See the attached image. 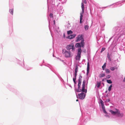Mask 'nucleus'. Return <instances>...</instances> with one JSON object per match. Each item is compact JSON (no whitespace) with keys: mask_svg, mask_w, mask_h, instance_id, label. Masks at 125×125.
<instances>
[{"mask_svg":"<svg viewBox=\"0 0 125 125\" xmlns=\"http://www.w3.org/2000/svg\"><path fill=\"white\" fill-rule=\"evenodd\" d=\"M113 33H115V34L109 39L108 42L110 41L114 37V40L117 41L119 40L123 42L125 37V28H123L118 27H114L112 30Z\"/></svg>","mask_w":125,"mask_h":125,"instance_id":"obj_1","label":"nucleus"},{"mask_svg":"<svg viewBox=\"0 0 125 125\" xmlns=\"http://www.w3.org/2000/svg\"><path fill=\"white\" fill-rule=\"evenodd\" d=\"M47 2L48 3L49 2L52 7L56 8L58 11H60V10H62V7L61 6H60L59 10L58 7L60 3L59 0H47Z\"/></svg>","mask_w":125,"mask_h":125,"instance_id":"obj_2","label":"nucleus"},{"mask_svg":"<svg viewBox=\"0 0 125 125\" xmlns=\"http://www.w3.org/2000/svg\"><path fill=\"white\" fill-rule=\"evenodd\" d=\"M86 83L85 80H84L83 82L82 89L80 88H75V91L78 92H82L86 93L87 92V89H85V84Z\"/></svg>","mask_w":125,"mask_h":125,"instance_id":"obj_3","label":"nucleus"},{"mask_svg":"<svg viewBox=\"0 0 125 125\" xmlns=\"http://www.w3.org/2000/svg\"><path fill=\"white\" fill-rule=\"evenodd\" d=\"M115 110L116 111H115L110 110H109V112L113 115H116L117 117H122L123 116V113H120V111L118 109L116 108Z\"/></svg>","mask_w":125,"mask_h":125,"instance_id":"obj_4","label":"nucleus"},{"mask_svg":"<svg viewBox=\"0 0 125 125\" xmlns=\"http://www.w3.org/2000/svg\"><path fill=\"white\" fill-rule=\"evenodd\" d=\"M62 52L66 58L71 57L73 55V52L70 51H67L65 49H63Z\"/></svg>","mask_w":125,"mask_h":125,"instance_id":"obj_5","label":"nucleus"},{"mask_svg":"<svg viewBox=\"0 0 125 125\" xmlns=\"http://www.w3.org/2000/svg\"><path fill=\"white\" fill-rule=\"evenodd\" d=\"M66 48L67 50L70 51L73 53H74L75 51V48L73 43H71L67 45L66 46Z\"/></svg>","mask_w":125,"mask_h":125,"instance_id":"obj_6","label":"nucleus"},{"mask_svg":"<svg viewBox=\"0 0 125 125\" xmlns=\"http://www.w3.org/2000/svg\"><path fill=\"white\" fill-rule=\"evenodd\" d=\"M84 39H83L81 41L80 43H76L75 45V47L76 48H81V47L83 48L84 46Z\"/></svg>","mask_w":125,"mask_h":125,"instance_id":"obj_7","label":"nucleus"},{"mask_svg":"<svg viewBox=\"0 0 125 125\" xmlns=\"http://www.w3.org/2000/svg\"><path fill=\"white\" fill-rule=\"evenodd\" d=\"M81 7L82 9V12L80 13V23H82V20L83 16V14L84 12V4L83 2L81 3Z\"/></svg>","mask_w":125,"mask_h":125,"instance_id":"obj_8","label":"nucleus"},{"mask_svg":"<svg viewBox=\"0 0 125 125\" xmlns=\"http://www.w3.org/2000/svg\"><path fill=\"white\" fill-rule=\"evenodd\" d=\"M84 92H82L80 94H78L77 96V97L80 99H84L86 95V94L84 93Z\"/></svg>","mask_w":125,"mask_h":125,"instance_id":"obj_9","label":"nucleus"},{"mask_svg":"<svg viewBox=\"0 0 125 125\" xmlns=\"http://www.w3.org/2000/svg\"><path fill=\"white\" fill-rule=\"evenodd\" d=\"M99 104H101L102 108L103 111V112L105 114H107V113L105 110V107L104 104V102L101 99L100 100V103Z\"/></svg>","mask_w":125,"mask_h":125,"instance_id":"obj_10","label":"nucleus"},{"mask_svg":"<svg viewBox=\"0 0 125 125\" xmlns=\"http://www.w3.org/2000/svg\"><path fill=\"white\" fill-rule=\"evenodd\" d=\"M82 77L81 74H80L78 79V88H80L81 87V85L82 83Z\"/></svg>","mask_w":125,"mask_h":125,"instance_id":"obj_11","label":"nucleus"},{"mask_svg":"<svg viewBox=\"0 0 125 125\" xmlns=\"http://www.w3.org/2000/svg\"><path fill=\"white\" fill-rule=\"evenodd\" d=\"M76 38L77 39L76 40V42H78L80 40H82L83 39V35H79L78 37H76Z\"/></svg>","mask_w":125,"mask_h":125,"instance_id":"obj_12","label":"nucleus"},{"mask_svg":"<svg viewBox=\"0 0 125 125\" xmlns=\"http://www.w3.org/2000/svg\"><path fill=\"white\" fill-rule=\"evenodd\" d=\"M117 3H114L113 4H112V5H110L109 6H111L112 5H114L113 8L117 7V6L116 5H118L119 6H120L122 5V3H123L122 2V1H120V3H119L118 4H116Z\"/></svg>","mask_w":125,"mask_h":125,"instance_id":"obj_13","label":"nucleus"},{"mask_svg":"<svg viewBox=\"0 0 125 125\" xmlns=\"http://www.w3.org/2000/svg\"><path fill=\"white\" fill-rule=\"evenodd\" d=\"M44 65L48 67L50 69L51 71L54 73V72L53 71L52 67L51 65L48 64H46Z\"/></svg>","mask_w":125,"mask_h":125,"instance_id":"obj_14","label":"nucleus"},{"mask_svg":"<svg viewBox=\"0 0 125 125\" xmlns=\"http://www.w3.org/2000/svg\"><path fill=\"white\" fill-rule=\"evenodd\" d=\"M90 70V65L89 62L87 63V68L86 75H87L89 73Z\"/></svg>","mask_w":125,"mask_h":125,"instance_id":"obj_15","label":"nucleus"},{"mask_svg":"<svg viewBox=\"0 0 125 125\" xmlns=\"http://www.w3.org/2000/svg\"><path fill=\"white\" fill-rule=\"evenodd\" d=\"M78 70V67L77 66H76L75 67V71L74 73V77H76L77 75V73Z\"/></svg>","mask_w":125,"mask_h":125,"instance_id":"obj_16","label":"nucleus"},{"mask_svg":"<svg viewBox=\"0 0 125 125\" xmlns=\"http://www.w3.org/2000/svg\"><path fill=\"white\" fill-rule=\"evenodd\" d=\"M82 50L81 48H79L77 50V55H81Z\"/></svg>","mask_w":125,"mask_h":125,"instance_id":"obj_17","label":"nucleus"},{"mask_svg":"<svg viewBox=\"0 0 125 125\" xmlns=\"http://www.w3.org/2000/svg\"><path fill=\"white\" fill-rule=\"evenodd\" d=\"M80 120H81V124H84L85 123H86L87 121L86 120V119H85V120L84 119L83 120L82 119V118H80Z\"/></svg>","mask_w":125,"mask_h":125,"instance_id":"obj_18","label":"nucleus"},{"mask_svg":"<svg viewBox=\"0 0 125 125\" xmlns=\"http://www.w3.org/2000/svg\"><path fill=\"white\" fill-rule=\"evenodd\" d=\"M75 36V34H73L71 35L70 36H68V38L69 39H72L74 38Z\"/></svg>","mask_w":125,"mask_h":125,"instance_id":"obj_19","label":"nucleus"},{"mask_svg":"<svg viewBox=\"0 0 125 125\" xmlns=\"http://www.w3.org/2000/svg\"><path fill=\"white\" fill-rule=\"evenodd\" d=\"M9 12L12 15H13V7L11 9H9Z\"/></svg>","mask_w":125,"mask_h":125,"instance_id":"obj_20","label":"nucleus"},{"mask_svg":"<svg viewBox=\"0 0 125 125\" xmlns=\"http://www.w3.org/2000/svg\"><path fill=\"white\" fill-rule=\"evenodd\" d=\"M53 27L54 29V30L55 31H57V29H59V28L58 27L57 28H55L54 27L55 26V20H53Z\"/></svg>","mask_w":125,"mask_h":125,"instance_id":"obj_21","label":"nucleus"},{"mask_svg":"<svg viewBox=\"0 0 125 125\" xmlns=\"http://www.w3.org/2000/svg\"><path fill=\"white\" fill-rule=\"evenodd\" d=\"M25 69L27 70H29L31 69L32 68V67H29L28 66H26L25 67Z\"/></svg>","mask_w":125,"mask_h":125,"instance_id":"obj_22","label":"nucleus"},{"mask_svg":"<svg viewBox=\"0 0 125 125\" xmlns=\"http://www.w3.org/2000/svg\"><path fill=\"white\" fill-rule=\"evenodd\" d=\"M81 57V55H77L76 56L75 59L76 60L79 61L80 60V58Z\"/></svg>","mask_w":125,"mask_h":125,"instance_id":"obj_23","label":"nucleus"},{"mask_svg":"<svg viewBox=\"0 0 125 125\" xmlns=\"http://www.w3.org/2000/svg\"><path fill=\"white\" fill-rule=\"evenodd\" d=\"M76 77H74L73 78V82L74 83V87H75V84H76Z\"/></svg>","mask_w":125,"mask_h":125,"instance_id":"obj_24","label":"nucleus"},{"mask_svg":"<svg viewBox=\"0 0 125 125\" xmlns=\"http://www.w3.org/2000/svg\"><path fill=\"white\" fill-rule=\"evenodd\" d=\"M105 76V75L104 73H101L99 75V77L100 78H102L104 77Z\"/></svg>","mask_w":125,"mask_h":125,"instance_id":"obj_25","label":"nucleus"},{"mask_svg":"<svg viewBox=\"0 0 125 125\" xmlns=\"http://www.w3.org/2000/svg\"><path fill=\"white\" fill-rule=\"evenodd\" d=\"M119 49L121 51H122V50H125V47H123L122 46H120Z\"/></svg>","mask_w":125,"mask_h":125,"instance_id":"obj_26","label":"nucleus"},{"mask_svg":"<svg viewBox=\"0 0 125 125\" xmlns=\"http://www.w3.org/2000/svg\"><path fill=\"white\" fill-rule=\"evenodd\" d=\"M107 57L110 61H111V59L110 57L109 54V53H108L107 54Z\"/></svg>","mask_w":125,"mask_h":125,"instance_id":"obj_27","label":"nucleus"},{"mask_svg":"<svg viewBox=\"0 0 125 125\" xmlns=\"http://www.w3.org/2000/svg\"><path fill=\"white\" fill-rule=\"evenodd\" d=\"M60 2L61 1V3L62 4H63L65 3L66 1V0H59Z\"/></svg>","mask_w":125,"mask_h":125,"instance_id":"obj_28","label":"nucleus"},{"mask_svg":"<svg viewBox=\"0 0 125 125\" xmlns=\"http://www.w3.org/2000/svg\"><path fill=\"white\" fill-rule=\"evenodd\" d=\"M106 66V63H105L104 65L102 66V68L103 70H104Z\"/></svg>","mask_w":125,"mask_h":125,"instance_id":"obj_29","label":"nucleus"},{"mask_svg":"<svg viewBox=\"0 0 125 125\" xmlns=\"http://www.w3.org/2000/svg\"><path fill=\"white\" fill-rule=\"evenodd\" d=\"M72 33L73 32L71 30L68 31H67V33L68 35L72 34Z\"/></svg>","mask_w":125,"mask_h":125,"instance_id":"obj_30","label":"nucleus"},{"mask_svg":"<svg viewBox=\"0 0 125 125\" xmlns=\"http://www.w3.org/2000/svg\"><path fill=\"white\" fill-rule=\"evenodd\" d=\"M112 87V84L110 85V86L109 87L108 89V90L109 91V92H110L111 91Z\"/></svg>","mask_w":125,"mask_h":125,"instance_id":"obj_31","label":"nucleus"},{"mask_svg":"<svg viewBox=\"0 0 125 125\" xmlns=\"http://www.w3.org/2000/svg\"><path fill=\"white\" fill-rule=\"evenodd\" d=\"M89 28V26L88 25H85L84 26V29L86 31L88 30Z\"/></svg>","mask_w":125,"mask_h":125,"instance_id":"obj_32","label":"nucleus"},{"mask_svg":"<svg viewBox=\"0 0 125 125\" xmlns=\"http://www.w3.org/2000/svg\"><path fill=\"white\" fill-rule=\"evenodd\" d=\"M101 83L100 82H98L97 83V88H99L101 85Z\"/></svg>","mask_w":125,"mask_h":125,"instance_id":"obj_33","label":"nucleus"},{"mask_svg":"<svg viewBox=\"0 0 125 125\" xmlns=\"http://www.w3.org/2000/svg\"><path fill=\"white\" fill-rule=\"evenodd\" d=\"M107 82L109 84H111L112 83V82L110 80H107Z\"/></svg>","mask_w":125,"mask_h":125,"instance_id":"obj_34","label":"nucleus"},{"mask_svg":"<svg viewBox=\"0 0 125 125\" xmlns=\"http://www.w3.org/2000/svg\"><path fill=\"white\" fill-rule=\"evenodd\" d=\"M105 71L106 73H110V71L109 69H105Z\"/></svg>","mask_w":125,"mask_h":125,"instance_id":"obj_35","label":"nucleus"},{"mask_svg":"<svg viewBox=\"0 0 125 125\" xmlns=\"http://www.w3.org/2000/svg\"><path fill=\"white\" fill-rule=\"evenodd\" d=\"M110 70L112 71H114L115 69V67H111L110 68Z\"/></svg>","mask_w":125,"mask_h":125,"instance_id":"obj_36","label":"nucleus"},{"mask_svg":"<svg viewBox=\"0 0 125 125\" xmlns=\"http://www.w3.org/2000/svg\"><path fill=\"white\" fill-rule=\"evenodd\" d=\"M105 48L103 47L102 48L101 51L100 52L101 53H102L103 51L105 50Z\"/></svg>","mask_w":125,"mask_h":125,"instance_id":"obj_37","label":"nucleus"},{"mask_svg":"<svg viewBox=\"0 0 125 125\" xmlns=\"http://www.w3.org/2000/svg\"><path fill=\"white\" fill-rule=\"evenodd\" d=\"M110 77L111 76L109 75H108L106 76V78L107 79H109L110 78Z\"/></svg>","mask_w":125,"mask_h":125,"instance_id":"obj_38","label":"nucleus"},{"mask_svg":"<svg viewBox=\"0 0 125 125\" xmlns=\"http://www.w3.org/2000/svg\"><path fill=\"white\" fill-rule=\"evenodd\" d=\"M49 16L50 17H53V15L52 13H51L50 14Z\"/></svg>","mask_w":125,"mask_h":125,"instance_id":"obj_39","label":"nucleus"},{"mask_svg":"<svg viewBox=\"0 0 125 125\" xmlns=\"http://www.w3.org/2000/svg\"><path fill=\"white\" fill-rule=\"evenodd\" d=\"M110 101V99H106V101L107 102H108Z\"/></svg>","mask_w":125,"mask_h":125,"instance_id":"obj_40","label":"nucleus"},{"mask_svg":"<svg viewBox=\"0 0 125 125\" xmlns=\"http://www.w3.org/2000/svg\"><path fill=\"white\" fill-rule=\"evenodd\" d=\"M50 21H49V30H50V31H51L50 30ZM50 32H51V31H50ZM51 35H52V33H51Z\"/></svg>","mask_w":125,"mask_h":125,"instance_id":"obj_41","label":"nucleus"},{"mask_svg":"<svg viewBox=\"0 0 125 125\" xmlns=\"http://www.w3.org/2000/svg\"><path fill=\"white\" fill-rule=\"evenodd\" d=\"M105 116L106 117H108L109 118L110 117L109 116V115H105Z\"/></svg>","mask_w":125,"mask_h":125,"instance_id":"obj_42","label":"nucleus"},{"mask_svg":"<svg viewBox=\"0 0 125 125\" xmlns=\"http://www.w3.org/2000/svg\"><path fill=\"white\" fill-rule=\"evenodd\" d=\"M83 3L85 4H86V0H83Z\"/></svg>","mask_w":125,"mask_h":125,"instance_id":"obj_43","label":"nucleus"},{"mask_svg":"<svg viewBox=\"0 0 125 125\" xmlns=\"http://www.w3.org/2000/svg\"><path fill=\"white\" fill-rule=\"evenodd\" d=\"M83 52H84L85 53L86 52V51L85 49H84L83 50Z\"/></svg>","mask_w":125,"mask_h":125,"instance_id":"obj_44","label":"nucleus"},{"mask_svg":"<svg viewBox=\"0 0 125 125\" xmlns=\"http://www.w3.org/2000/svg\"><path fill=\"white\" fill-rule=\"evenodd\" d=\"M122 2H123V3L125 2V0H122Z\"/></svg>","mask_w":125,"mask_h":125,"instance_id":"obj_45","label":"nucleus"},{"mask_svg":"<svg viewBox=\"0 0 125 125\" xmlns=\"http://www.w3.org/2000/svg\"><path fill=\"white\" fill-rule=\"evenodd\" d=\"M106 79V78H105L103 79L102 80V81H104V80H105Z\"/></svg>","mask_w":125,"mask_h":125,"instance_id":"obj_46","label":"nucleus"},{"mask_svg":"<svg viewBox=\"0 0 125 125\" xmlns=\"http://www.w3.org/2000/svg\"><path fill=\"white\" fill-rule=\"evenodd\" d=\"M123 81L124 82H125V77H124V78L123 80Z\"/></svg>","mask_w":125,"mask_h":125,"instance_id":"obj_47","label":"nucleus"},{"mask_svg":"<svg viewBox=\"0 0 125 125\" xmlns=\"http://www.w3.org/2000/svg\"><path fill=\"white\" fill-rule=\"evenodd\" d=\"M88 79H87V83H86L87 85V83H88Z\"/></svg>","mask_w":125,"mask_h":125,"instance_id":"obj_48","label":"nucleus"},{"mask_svg":"<svg viewBox=\"0 0 125 125\" xmlns=\"http://www.w3.org/2000/svg\"><path fill=\"white\" fill-rule=\"evenodd\" d=\"M23 65H21V66H22V67H24V63H23Z\"/></svg>","mask_w":125,"mask_h":125,"instance_id":"obj_49","label":"nucleus"},{"mask_svg":"<svg viewBox=\"0 0 125 125\" xmlns=\"http://www.w3.org/2000/svg\"><path fill=\"white\" fill-rule=\"evenodd\" d=\"M63 36H64V37H65V34L64 33V34H63Z\"/></svg>","mask_w":125,"mask_h":125,"instance_id":"obj_50","label":"nucleus"},{"mask_svg":"<svg viewBox=\"0 0 125 125\" xmlns=\"http://www.w3.org/2000/svg\"><path fill=\"white\" fill-rule=\"evenodd\" d=\"M21 62V61L19 60H18V62Z\"/></svg>","mask_w":125,"mask_h":125,"instance_id":"obj_51","label":"nucleus"},{"mask_svg":"<svg viewBox=\"0 0 125 125\" xmlns=\"http://www.w3.org/2000/svg\"><path fill=\"white\" fill-rule=\"evenodd\" d=\"M117 61V62H119V61H118V60L117 59V60H116V61Z\"/></svg>","mask_w":125,"mask_h":125,"instance_id":"obj_52","label":"nucleus"},{"mask_svg":"<svg viewBox=\"0 0 125 125\" xmlns=\"http://www.w3.org/2000/svg\"><path fill=\"white\" fill-rule=\"evenodd\" d=\"M107 91H106L105 92V93H107Z\"/></svg>","mask_w":125,"mask_h":125,"instance_id":"obj_53","label":"nucleus"},{"mask_svg":"<svg viewBox=\"0 0 125 125\" xmlns=\"http://www.w3.org/2000/svg\"><path fill=\"white\" fill-rule=\"evenodd\" d=\"M76 101H77H77H78V99H77V100H76Z\"/></svg>","mask_w":125,"mask_h":125,"instance_id":"obj_54","label":"nucleus"},{"mask_svg":"<svg viewBox=\"0 0 125 125\" xmlns=\"http://www.w3.org/2000/svg\"><path fill=\"white\" fill-rule=\"evenodd\" d=\"M113 42H112V44H111V46H112V45H113Z\"/></svg>","mask_w":125,"mask_h":125,"instance_id":"obj_55","label":"nucleus"},{"mask_svg":"<svg viewBox=\"0 0 125 125\" xmlns=\"http://www.w3.org/2000/svg\"><path fill=\"white\" fill-rule=\"evenodd\" d=\"M69 86H70V87H71V88H72V86H71V85H69Z\"/></svg>","mask_w":125,"mask_h":125,"instance_id":"obj_56","label":"nucleus"},{"mask_svg":"<svg viewBox=\"0 0 125 125\" xmlns=\"http://www.w3.org/2000/svg\"><path fill=\"white\" fill-rule=\"evenodd\" d=\"M53 57H55V56H54V54H53Z\"/></svg>","mask_w":125,"mask_h":125,"instance_id":"obj_57","label":"nucleus"},{"mask_svg":"<svg viewBox=\"0 0 125 125\" xmlns=\"http://www.w3.org/2000/svg\"><path fill=\"white\" fill-rule=\"evenodd\" d=\"M106 7H104V8H106Z\"/></svg>","mask_w":125,"mask_h":125,"instance_id":"obj_58","label":"nucleus"},{"mask_svg":"<svg viewBox=\"0 0 125 125\" xmlns=\"http://www.w3.org/2000/svg\"><path fill=\"white\" fill-rule=\"evenodd\" d=\"M124 45H125V43H124Z\"/></svg>","mask_w":125,"mask_h":125,"instance_id":"obj_59","label":"nucleus"},{"mask_svg":"<svg viewBox=\"0 0 125 125\" xmlns=\"http://www.w3.org/2000/svg\"><path fill=\"white\" fill-rule=\"evenodd\" d=\"M48 9H49V7H48Z\"/></svg>","mask_w":125,"mask_h":125,"instance_id":"obj_60","label":"nucleus"},{"mask_svg":"<svg viewBox=\"0 0 125 125\" xmlns=\"http://www.w3.org/2000/svg\"><path fill=\"white\" fill-rule=\"evenodd\" d=\"M124 50L125 51H124V52H125V50Z\"/></svg>","mask_w":125,"mask_h":125,"instance_id":"obj_61","label":"nucleus"},{"mask_svg":"<svg viewBox=\"0 0 125 125\" xmlns=\"http://www.w3.org/2000/svg\"><path fill=\"white\" fill-rule=\"evenodd\" d=\"M62 62H63V60H62Z\"/></svg>","mask_w":125,"mask_h":125,"instance_id":"obj_62","label":"nucleus"}]
</instances>
